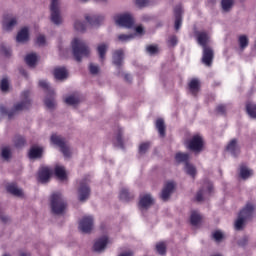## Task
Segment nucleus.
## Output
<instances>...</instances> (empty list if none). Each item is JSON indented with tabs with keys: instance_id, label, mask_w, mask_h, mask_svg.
Returning <instances> with one entry per match:
<instances>
[{
	"instance_id": "49",
	"label": "nucleus",
	"mask_w": 256,
	"mask_h": 256,
	"mask_svg": "<svg viewBox=\"0 0 256 256\" xmlns=\"http://www.w3.org/2000/svg\"><path fill=\"white\" fill-rule=\"evenodd\" d=\"M0 89L3 93H7V91H9V80L7 78H3L1 80Z\"/></svg>"
},
{
	"instance_id": "53",
	"label": "nucleus",
	"mask_w": 256,
	"mask_h": 256,
	"mask_svg": "<svg viewBox=\"0 0 256 256\" xmlns=\"http://www.w3.org/2000/svg\"><path fill=\"white\" fill-rule=\"evenodd\" d=\"M89 71L91 75H97V73H99V66L91 63L89 65Z\"/></svg>"
},
{
	"instance_id": "26",
	"label": "nucleus",
	"mask_w": 256,
	"mask_h": 256,
	"mask_svg": "<svg viewBox=\"0 0 256 256\" xmlns=\"http://www.w3.org/2000/svg\"><path fill=\"white\" fill-rule=\"evenodd\" d=\"M8 193L14 195L15 197H23V190L17 187L15 184H10L7 186Z\"/></svg>"
},
{
	"instance_id": "37",
	"label": "nucleus",
	"mask_w": 256,
	"mask_h": 256,
	"mask_svg": "<svg viewBox=\"0 0 256 256\" xmlns=\"http://www.w3.org/2000/svg\"><path fill=\"white\" fill-rule=\"evenodd\" d=\"M55 175L60 179L61 181H64L66 179L67 174L65 173V167L63 166H56L55 167Z\"/></svg>"
},
{
	"instance_id": "14",
	"label": "nucleus",
	"mask_w": 256,
	"mask_h": 256,
	"mask_svg": "<svg viewBox=\"0 0 256 256\" xmlns=\"http://www.w3.org/2000/svg\"><path fill=\"white\" fill-rule=\"evenodd\" d=\"M226 151L232 155V157H239L241 153V148L239 147V141L237 139H232L226 146Z\"/></svg>"
},
{
	"instance_id": "41",
	"label": "nucleus",
	"mask_w": 256,
	"mask_h": 256,
	"mask_svg": "<svg viewBox=\"0 0 256 256\" xmlns=\"http://www.w3.org/2000/svg\"><path fill=\"white\" fill-rule=\"evenodd\" d=\"M44 103L48 109H55L57 102H55V98L53 96H47L44 100Z\"/></svg>"
},
{
	"instance_id": "13",
	"label": "nucleus",
	"mask_w": 256,
	"mask_h": 256,
	"mask_svg": "<svg viewBox=\"0 0 256 256\" xmlns=\"http://www.w3.org/2000/svg\"><path fill=\"white\" fill-rule=\"evenodd\" d=\"M213 191V184L206 183L202 189H200L196 194V201L201 202L205 197H209V194Z\"/></svg>"
},
{
	"instance_id": "46",
	"label": "nucleus",
	"mask_w": 256,
	"mask_h": 256,
	"mask_svg": "<svg viewBox=\"0 0 256 256\" xmlns=\"http://www.w3.org/2000/svg\"><path fill=\"white\" fill-rule=\"evenodd\" d=\"M39 85H40V87H42V89H44L48 92V95L55 94V92L53 90H51V86L48 84L47 80H40Z\"/></svg>"
},
{
	"instance_id": "35",
	"label": "nucleus",
	"mask_w": 256,
	"mask_h": 256,
	"mask_svg": "<svg viewBox=\"0 0 256 256\" xmlns=\"http://www.w3.org/2000/svg\"><path fill=\"white\" fill-rule=\"evenodd\" d=\"M74 29L78 33H85V31H87V25L83 21L76 20L74 22Z\"/></svg>"
},
{
	"instance_id": "28",
	"label": "nucleus",
	"mask_w": 256,
	"mask_h": 256,
	"mask_svg": "<svg viewBox=\"0 0 256 256\" xmlns=\"http://www.w3.org/2000/svg\"><path fill=\"white\" fill-rule=\"evenodd\" d=\"M43 155V148L32 147L29 152L30 159H39Z\"/></svg>"
},
{
	"instance_id": "12",
	"label": "nucleus",
	"mask_w": 256,
	"mask_h": 256,
	"mask_svg": "<svg viewBox=\"0 0 256 256\" xmlns=\"http://www.w3.org/2000/svg\"><path fill=\"white\" fill-rule=\"evenodd\" d=\"M154 203L155 199H153L151 194H144L140 196L139 209H141V211H147V209H149V207H151Z\"/></svg>"
},
{
	"instance_id": "15",
	"label": "nucleus",
	"mask_w": 256,
	"mask_h": 256,
	"mask_svg": "<svg viewBox=\"0 0 256 256\" xmlns=\"http://www.w3.org/2000/svg\"><path fill=\"white\" fill-rule=\"evenodd\" d=\"M86 21L91 25V27H99L102 21H105V16L90 14L85 16Z\"/></svg>"
},
{
	"instance_id": "32",
	"label": "nucleus",
	"mask_w": 256,
	"mask_h": 256,
	"mask_svg": "<svg viewBox=\"0 0 256 256\" xmlns=\"http://www.w3.org/2000/svg\"><path fill=\"white\" fill-rule=\"evenodd\" d=\"M156 129L160 137H165V120L159 118L156 120Z\"/></svg>"
},
{
	"instance_id": "16",
	"label": "nucleus",
	"mask_w": 256,
	"mask_h": 256,
	"mask_svg": "<svg viewBox=\"0 0 256 256\" xmlns=\"http://www.w3.org/2000/svg\"><path fill=\"white\" fill-rule=\"evenodd\" d=\"M255 211V205L252 203H247L246 206L240 211L239 216L249 221L253 217V213Z\"/></svg>"
},
{
	"instance_id": "38",
	"label": "nucleus",
	"mask_w": 256,
	"mask_h": 256,
	"mask_svg": "<svg viewBox=\"0 0 256 256\" xmlns=\"http://www.w3.org/2000/svg\"><path fill=\"white\" fill-rule=\"evenodd\" d=\"M80 101L81 100H80L79 96H77V95H70V96L66 97V99H65V103L67 105H73V106L79 105Z\"/></svg>"
},
{
	"instance_id": "20",
	"label": "nucleus",
	"mask_w": 256,
	"mask_h": 256,
	"mask_svg": "<svg viewBox=\"0 0 256 256\" xmlns=\"http://www.w3.org/2000/svg\"><path fill=\"white\" fill-rule=\"evenodd\" d=\"M53 173V170L50 168L44 167L41 168L39 171L38 177H39V182L40 183H47Z\"/></svg>"
},
{
	"instance_id": "61",
	"label": "nucleus",
	"mask_w": 256,
	"mask_h": 256,
	"mask_svg": "<svg viewBox=\"0 0 256 256\" xmlns=\"http://www.w3.org/2000/svg\"><path fill=\"white\" fill-rule=\"evenodd\" d=\"M124 78L127 83H131V81H133V77L131 76V74H125Z\"/></svg>"
},
{
	"instance_id": "39",
	"label": "nucleus",
	"mask_w": 256,
	"mask_h": 256,
	"mask_svg": "<svg viewBox=\"0 0 256 256\" xmlns=\"http://www.w3.org/2000/svg\"><path fill=\"white\" fill-rule=\"evenodd\" d=\"M191 225L197 227L198 223H201V215L197 211H193L190 216Z\"/></svg>"
},
{
	"instance_id": "43",
	"label": "nucleus",
	"mask_w": 256,
	"mask_h": 256,
	"mask_svg": "<svg viewBox=\"0 0 256 256\" xmlns=\"http://www.w3.org/2000/svg\"><path fill=\"white\" fill-rule=\"evenodd\" d=\"M135 38V35L133 34H120L118 35V41L120 43H129V41H132V39Z\"/></svg>"
},
{
	"instance_id": "25",
	"label": "nucleus",
	"mask_w": 256,
	"mask_h": 256,
	"mask_svg": "<svg viewBox=\"0 0 256 256\" xmlns=\"http://www.w3.org/2000/svg\"><path fill=\"white\" fill-rule=\"evenodd\" d=\"M113 64L116 65V67L123 65V50H116L113 53Z\"/></svg>"
},
{
	"instance_id": "1",
	"label": "nucleus",
	"mask_w": 256,
	"mask_h": 256,
	"mask_svg": "<svg viewBox=\"0 0 256 256\" xmlns=\"http://www.w3.org/2000/svg\"><path fill=\"white\" fill-rule=\"evenodd\" d=\"M20 101L16 102L12 109L7 111V108L3 105H0V115H7L8 119H13L16 115H19L21 111H27V109H31L32 101H31V91L24 90L20 94Z\"/></svg>"
},
{
	"instance_id": "11",
	"label": "nucleus",
	"mask_w": 256,
	"mask_h": 256,
	"mask_svg": "<svg viewBox=\"0 0 256 256\" xmlns=\"http://www.w3.org/2000/svg\"><path fill=\"white\" fill-rule=\"evenodd\" d=\"M213 57H215V53L213 52V48L204 47L202 54V63L206 65V67H211L213 65Z\"/></svg>"
},
{
	"instance_id": "44",
	"label": "nucleus",
	"mask_w": 256,
	"mask_h": 256,
	"mask_svg": "<svg viewBox=\"0 0 256 256\" xmlns=\"http://www.w3.org/2000/svg\"><path fill=\"white\" fill-rule=\"evenodd\" d=\"M156 251L159 255H165L167 253V245L165 242H158L156 244Z\"/></svg>"
},
{
	"instance_id": "29",
	"label": "nucleus",
	"mask_w": 256,
	"mask_h": 256,
	"mask_svg": "<svg viewBox=\"0 0 256 256\" xmlns=\"http://www.w3.org/2000/svg\"><path fill=\"white\" fill-rule=\"evenodd\" d=\"M253 170L249 169L245 165L240 166V177L241 179H249V177H252Z\"/></svg>"
},
{
	"instance_id": "3",
	"label": "nucleus",
	"mask_w": 256,
	"mask_h": 256,
	"mask_svg": "<svg viewBox=\"0 0 256 256\" xmlns=\"http://www.w3.org/2000/svg\"><path fill=\"white\" fill-rule=\"evenodd\" d=\"M50 209L54 215H63L67 211V201L61 192L53 193L50 196Z\"/></svg>"
},
{
	"instance_id": "23",
	"label": "nucleus",
	"mask_w": 256,
	"mask_h": 256,
	"mask_svg": "<svg viewBox=\"0 0 256 256\" xmlns=\"http://www.w3.org/2000/svg\"><path fill=\"white\" fill-rule=\"evenodd\" d=\"M54 77L58 81H65L67 79V69L65 67H59L54 70Z\"/></svg>"
},
{
	"instance_id": "10",
	"label": "nucleus",
	"mask_w": 256,
	"mask_h": 256,
	"mask_svg": "<svg viewBox=\"0 0 256 256\" xmlns=\"http://www.w3.org/2000/svg\"><path fill=\"white\" fill-rule=\"evenodd\" d=\"M78 228L82 233H91L93 231V216H84L80 220Z\"/></svg>"
},
{
	"instance_id": "4",
	"label": "nucleus",
	"mask_w": 256,
	"mask_h": 256,
	"mask_svg": "<svg viewBox=\"0 0 256 256\" xmlns=\"http://www.w3.org/2000/svg\"><path fill=\"white\" fill-rule=\"evenodd\" d=\"M113 20L116 25H119V27H125L126 29H133V26L135 25V18L133 17V14L129 12L116 14L113 17Z\"/></svg>"
},
{
	"instance_id": "55",
	"label": "nucleus",
	"mask_w": 256,
	"mask_h": 256,
	"mask_svg": "<svg viewBox=\"0 0 256 256\" xmlns=\"http://www.w3.org/2000/svg\"><path fill=\"white\" fill-rule=\"evenodd\" d=\"M45 43H46L45 36L39 35L36 39V44L39 45V47H43L45 46Z\"/></svg>"
},
{
	"instance_id": "47",
	"label": "nucleus",
	"mask_w": 256,
	"mask_h": 256,
	"mask_svg": "<svg viewBox=\"0 0 256 256\" xmlns=\"http://www.w3.org/2000/svg\"><path fill=\"white\" fill-rule=\"evenodd\" d=\"M1 157L2 159H5V161L11 159V148L9 146L2 148Z\"/></svg>"
},
{
	"instance_id": "54",
	"label": "nucleus",
	"mask_w": 256,
	"mask_h": 256,
	"mask_svg": "<svg viewBox=\"0 0 256 256\" xmlns=\"http://www.w3.org/2000/svg\"><path fill=\"white\" fill-rule=\"evenodd\" d=\"M116 145L123 149V133L119 132L116 137Z\"/></svg>"
},
{
	"instance_id": "45",
	"label": "nucleus",
	"mask_w": 256,
	"mask_h": 256,
	"mask_svg": "<svg viewBox=\"0 0 256 256\" xmlns=\"http://www.w3.org/2000/svg\"><path fill=\"white\" fill-rule=\"evenodd\" d=\"M185 171L187 175H190L191 177H195L197 170L195 169V166L189 164V162L185 163Z\"/></svg>"
},
{
	"instance_id": "57",
	"label": "nucleus",
	"mask_w": 256,
	"mask_h": 256,
	"mask_svg": "<svg viewBox=\"0 0 256 256\" xmlns=\"http://www.w3.org/2000/svg\"><path fill=\"white\" fill-rule=\"evenodd\" d=\"M1 53H3V55H5V57H11V48L7 47V46H2Z\"/></svg>"
},
{
	"instance_id": "6",
	"label": "nucleus",
	"mask_w": 256,
	"mask_h": 256,
	"mask_svg": "<svg viewBox=\"0 0 256 256\" xmlns=\"http://www.w3.org/2000/svg\"><path fill=\"white\" fill-rule=\"evenodd\" d=\"M203 137L199 134L194 135L188 142L187 148L193 151L196 155H199L203 151Z\"/></svg>"
},
{
	"instance_id": "34",
	"label": "nucleus",
	"mask_w": 256,
	"mask_h": 256,
	"mask_svg": "<svg viewBox=\"0 0 256 256\" xmlns=\"http://www.w3.org/2000/svg\"><path fill=\"white\" fill-rule=\"evenodd\" d=\"M238 43L240 49L243 51L244 49H247L249 47V37L247 35H241L238 38Z\"/></svg>"
},
{
	"instance_id": "5",
	"label": "nucleus",
	"mask_w": 256,
	"mask_h": 256,
	"mask_svg": "<svg viewBox=\"0 0 256 256\" xmlns=\"http://www.w3.org/2000/svg\"><path fill=\"white\" fill-rule=\"evenodd\" d=\"M61 0H51L50 19L54 25H61L63 17H61Z\"/></svg>"
},
{
	"instance_id": "22",
	"label": "nucleus",
	"mask_w": 256,
	"mask_h": 256,
	"mask_svg": "<svg viewBox=\"0 0 256 256\" xmlns=\"http://www.w3.org/2000/svg\"><path fill=\"white\" fill-rule=\"evenodd\" d=\"M16 41L18 43H25L26 41H29V29L28 28H22L16 37Z\"/></svg>"
},
{
	"instance_id": "17",
	"label": "nucleus",
	"mask_w": 256,
	"mask_h": 256,
	"mask_svg": "<svg viewBox=\"0 0 256 256\" xmlns=\"http://www.w3.org/2000/svg\"><path fill=\"white\" fill-rule=\"evenodd\" d=\"M174 16H175V29L176 31H179L183 23V7H181V5H178L174 8Z\"/></svg>"
},
{
	"instance_id": "56",
	"label": "nucleus",
	"mask_w": 256,
	"mask_h": 256,
	"mask_svg": "<svg viewBox=\"0 0 256 256\" xmlns=\"http://www.w3.org/2000/svg\"><path fill=\"white\" fill-rule=\"evenodd\" d=\"M213 239H215V241L219 242L221 241V239H223V232L222 231H215L212 234Z\"/></svg>"
},
{
	"instance_id": "21",
	"label": "nucleus",
	"mask_w": 256,
	"mask_h": 256,
	"mask_svg": "<svg viewBox=\"0 0 256 256\" xmlns=\"http://www.w3.org/2000/svg\"><path fill=\"white\" fill-rule=\"evenodd\" d=\"M197 42L201 45V47H209L207 43H209V34L205 31L196 32Z\"/></svg>"
},
{
	"instance_id": "42",
	"label": "nucleus",
	"mask_w": 256,
	"mask_h": 256,
	"mask_svg": "<svg viewBox=\"0 0 256 256\" xmlns=\"http://www.w3.org/2000/svg\"><path fill=\"white\" fill-rule=\"evenodd\" d=\"M246 221L247 220L245 218L238 215V218H237V220L235 221V224H234V227H235L236 231H241V229H243V226L245 225Z\"/></svg>"
},
{
	"instance_id": "2",
	"label": "nucleus",
	"mask_w": 256,
	"mask_h": 256,
	"mask_svg": "<svg viewBox=\"0 0 256 256\" xmlns=\"http://www.w3.org/2000/svg\"><path fill=\"white\" fill-rule=\"evenodd\" d=\"M72 53L75 60L78 61V63H81L83 58L91 55V49H89V46L84 40L75 38L72 41Z\"/></svg>"
},
{
	"instance_id": "31",
	"label": "nucleus",
	"mask_w": 256,
	"mask_h": 256,
	"mask_svg": "<svg viewBox=\"0 0 256 256\" xmlns=\"http://www.w3.org/2000/svg\"><path fill=\"white\" fill-rule=\"evenodd\" d=\"M233 5H235L234 0H221V7L224 13H229L233 9Z\"/></svg>"
},
{
	"instance_id": "24",
	"label": "nucleus",
	"mask_w": 256,
	"mask_h": 256,
	"mask_svg": "<svg viewBox=\"0 0 256 256\" xmlns=\"http://www.w3.org/2000/svg\"><path fill=\"white\" fill-rule=\"evenodd\" d=\"M135 197L133 192H130L127 188H122L120 191V199L121 201H125L126 203L131 201Z\"/></svg>"
},
{
	"instance_id": "63",
	"label": "nucleus",
	"mask_w": 256,
	"mask_h": 256,
	"mask_svg": "<svg viewBox=\"0 0 256 256\" xmlns=\"http://www.w3.org/2000/svg\"><path fill=\"white\" fill-rule=\"evenodd\" d=\"M119 256H133V252H131V251L123 252V253L119 254Z\"/></svg>"
},
{
	"instance_id": "62",
	"label": "nucleus",
	"mask_w": 256,
	"mask_h": 256,
	"mask_svg": "<svg viewBox=\"0 0 256 256\" xmlns=\"http://www.w3.org/2000/svg\"><path fill=\"white\" fill-rule=\"evenodd\" d=\"M136 33H138V35H141L143 33V26H137Z\"/></svg>"
},
{
	"instance_id": "7",
	"label": "nucleus",
	"mask_w": 256,
	"mask_h": 256,
	"mask_svg": "<svg viewBox=\"0 0 256 256\" xmlns=\"http://www.w3.org/2000/svg\"><path fill=\"white\" fill-rule=\"evenodd\" d=\"M51 141L54 145L60 147L64 157H71V148L69 145H67V143H65V138L58 136L57 134H53L51 136Z\"/></svg>"
},
{
	"instance_id": "48",
	"label": "nucleus",
	"mask_w": 256,
	"mask_h": 256,
	"mask_svg": "<svg viewBox=\"0 0 256 256\" xmlns=\"http://www.w3.org/2000/svg\"><path fill=\"white\" fill-rule=\"evenodd\" d=\"M14 145L15 147L21 148L25 145V138L23 136L14 137Z\"/></svg>"
},
{
	"instance_id": "27",
	"label": "nucleus",
	"mask_w": 256,
	"mask_h": 256,
	"mask_svg": "<svg viewBox=\"0 0 256 256\" xmlns=\"http://www.w3.org/2000/svg\"><path fill=\"white\" fill-rule=\"evenodd\" d=\"M37 53H30L28 55H26L25 57V61H26V65H28V67H35V65H37Z\"/></svg>"
},
{
	"instance_id": "40",
	"label": "nucleus",
	"mask_w": 256,
	"mask_h": 256,
	"mask_svg": "<svg viewBox=\"0 0 256 256\" xmlns=\"http://www.w3.org/2000/svg\"><path fill=\"white\" fill-rule=\"evenodd\" d=\"M175 159L178 163H187L189 161V154L188 153H181L178 152L175 156Z\"/></svg>"
},
{
	"instance_id": "52",
	"label": "nucleus",
	"mask_w": 256,
	"mask_h": 256,
	"mask_svg": "<svg viewBox=\"0 0 256 256\" xmlns=\"http://www.w3.org/2000/svg\"><path fill=\"white\" fill-rule=\"evenodd\" d=\"M150 0H135V5H137V7H148Z\"/></svg>"
},
{
	"instance_id": "9",
	"label": "nucleus",
	"mask_w": 256,
	"mask_h": 256,
	"mask_svg": "<svg viewBox=\"0 0 256 256\" xmlns=\"http://www.w3.org/2000/svg\"><path fill=\"white\" fill-rule=\"evenodd\" d=\"M16 25H19V18L13 16L11 14H7L4 16L2 21V29L7 33H11L13 29H15Z\"/></svg>"
},
{
	"instance_id": "60",
	"label": "nucleus",
	"mask_w": 256,
	"mask_h": 256,
	"mask_svg": "<svg viewBox=\"0 0 256 256\" xmlns=\"http://www.w3.org/2000/svg\"><path fill=\"white\" fill-rule=\"evenodd\" d=\"M225 111H226L225 105H219V106L217 107V112H218V113L223 114V113H225Z\"/></svg>"
},
{
	"instance_id": "30",
	"label": "nucleus",
	"mask_w": 256,
	"mask_h": 256,
	"mask_svg": "<svg viewBox=\"0 0 256 256\" xmlns=\"http://www.w3.org/2000/svg\"><path fill=\"white\" fill-rule=\"evenodd\" d=\"M107 49H109V45L106 43H102L98 45L97 52L101 61H105V55L107 53Z\"/></svg>"
},
{
	"instance_id": "36",
	"label": "nucleus",
	"mask_w": 256,
	"mask_h": 256,
	"mask_svg": "<svg viewBox=\"0 0 256 256\" xmlns=\"http://www.w3.org/2000/svg\"><path fill=\"white\" fill-rule=\"evenodd\" d=\"M189 89L192 93V95H197V93L199 92V80L197 79H192L189 82Z\"/></svg>"
},
{
	"instance_id": "59",
	"label": "nucleus",
	"mask_w": 256,
	"mask_h": 256,
	"mask_svg": "<svg viewBox=\"0 0 256 256\" xmlns=\"http://www.w3.org/2000/svg\"><path fill=\"white\" fill-rule=\"evenodd\" d=\"M0 219H1L2 223H9V216H7L3 213H0Z\"/></svg>"
},
{
	"instance_id": "64",
	"label": "nucleus",
	"mask_w": 256,
	"mask_h": 256,
	"mask_svg": "<svg viewBox=\"0 0 256 256\" xmlns=\"http://www.w3.org/2000/svg\"><path fill=\"white\" fill-rule=\"evenodd\" d=\"M20 73L23 75V77H28V74H27V70L23 69V68H20Z\"/></svg>"
},
{
	"instance_id": "8",
	"label": "nucleus",
	"mask_w": 256,
	"mask_h": 256,
	"mask_svg": "<svg viewBox=\"0 0 256 256\" xmlns=\"http://www.w3.org/2000/svg\"><path fill=\"white\" fill-rule=\"evenodd\" d=\"M89 195H91V188H89V179L84 178L80 181V187L78 188V199L82 203L89 199Z\"/></svg>"
},
{
	"instance_id": "50",
	"label": "nucleus",
	"mask_w": 256,
	"mask_h": 256,
	"mask_svg": "<svg viewBox=\"0 0 256 256\" xmlns=\"http://www.w3.org/2000/svg\"><path fill=\"white\" fill-rule=\"evenodd\" d=\"M150 145L151 144L148 142H144V143L140 144V146H139L140 155H145V153H147V151H149Z\"/></svg>"
},
{
	"instance_id": "33",
	"label": "nucleus",
	"mask_w": 256,
	"mask_h": 256,
	"mask_svg": "<svg viewBox=\"0 0 256 256\" xmlns=\"http://www.w3.org/2000/svg\"><path fill=\"white\" fill-rule=\"evenodd\" d=\"M246 111L249 117H251L252 119H256V104L248 102L246 104Z\"/></svg>"
},
{
	"instance_id": "19",
	"label": "nucleus",
	"mask_w": 256,
	"mask_h": 256,
	"mask_svg": "<svg viewBox=\"0 0 256 256\" xmlns=\"http://www.w3.org/2000/svg\"><path fill=\"white\" fill-rule=\"evenodd\" d=\"M108 244L109 238H107V236H103L94 243V251H96V253H103Z\"/></svg>"
},
{
	"instance_id": "51",
	"label": "nucleus",
	"mask_w": 256,
	"mask_h": 256,
	"mask_svg": "<svg viewBox=\"0 0 256 256\" xmlns=\"http://www.w3.org/2000/svg\"><path fill=\"white\" fill-rule=\"evenodd\" d=\"M146 51L147 53H149V55H155L159 51V49L157 48V46L150 45L146 47Z\"/></svg>"
},
{
	"instance_id": "18",
	"label": "nucleus",
	"mask_w": 256,
	"mask_h": 256,
	"mask_svg": "<svg viewBox=\"0 0 256 256\" xmlns=\"http://www.w3.org/2000/svg\"><path fill=\"white\" fill-rule=\"evenodd\" d=\"M174 189H175V183L173 182L166 183L160 195L162 201H168Z\"/></svg>"
},
{
	"instance_id": "58",
	"label": "nucleus",
	"mask_w": 256,
	"mask_h": 256,
	"mask_svg": "<svg viewBox=\"0 0 256 256\" xmlns=\"http://www.w3.org/2000/svg\"><path fill=\"white\" fill-rule=\"evenodd\" d=\"M168 43L171 45V47H175V45L178 43L177 36H171L168 40Z\"/></svg>"
}]
</instances>
